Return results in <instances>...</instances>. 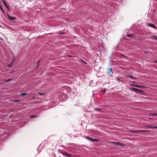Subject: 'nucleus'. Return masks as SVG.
<instances>
[{"instance_id":"28","label":"nucleus","mask_w":157,"mask_h":157,"mask_svg":"<svg viewBox=\"0 0 157 157\" xmlns=\"http://www.w3.org/2000/svg\"><path fill=\"white\" fill-rule=\"evenodd\" d=\"M39 94L40 95H43L44 94V93H39Z\"/></svg>"},{"instance_id":"1","label":"nucleus","mask_w":157,"mask_h":157,"mask_svg":"<svg viewBox=\"0 0 157 157\" xmlns=\"http://www.w3.org/2000/svg\"><path fill=\"white\" fill-rule=\"evenodd\" d=\"M63 154L65 156L67 157H71V155L66 152L64 151L63 153Z\"/></svg>"},{"instance_id":"10","label":"nucleus","mask_w":157,"mask_h":157,"mask_svg":"<svg viewBox=\"0 0 157 157\" xmlns=\"http://www.w3.org/2000/svg\"><path fill=\"white\" fill-rule=\"evenodd\" d=\"M15 59L14 57L12 59L11 62L10 64V65H11L12 66L13 64Z\"/></svg>"},{"instance_id":"12","label":"nucleus","mask_w":157,"mask_h":157,"mask_svg":"<svg viewBox=\"0 0 157 157\" xmlns=\"http://www.w3.org/2000/svg\"><path fill=\"white\" fill-rule=\"evenodd\" d=\"M15 59L14 57L12 59L11 62L10 64V65H11L12 66L13 64Z\"/></svg>"},{"instance_id":"26","label":"nucleus","mask_w":157,"mask_h":157,"mask_svg":"<svg viewBox=\"0 0 157 157\" xmlns=\"http://www.w3.org/2000/svg\"><path fill=\"white\" fill-rule=\"evenodd\" d=\"M148 127H149V128H152V129L153 128V126H148Z\"/></svg>"},{"instance_id":"29","label":"nucleus","mask_w":157,"mask_h":157,"mask_svg":"<svg viewBox=\"0 0 157 157\" xmlns=\"http://www.w3.org/2000/svg\"><path fill=\"white\" fill-rule=\"evenodd\" d=\"M8 66L9 67H11L12 66V65H10V64H8Z\"/></svg>"},{"instance_id":"8","label":"nucleus","mask_w":157,"mask_h":157,"mask_svg":"<svg viewBox=\"0 0 157 157\" xmlns=\"http://www.w3.org/2000/svg\"><path fill=\"white\" fill-rule=\"evenodd\" d=\"M133 89L135 91H136V92H141V90H139V89H137L136 88H133Z\"/></svg>"},{"instance_id":"11","label":"nucleus","mask_w":157,"mask_h":157,"mask_svg":"<svg viewBox=\"0 0 157 157\" xmlns=\"http://www.w3.org/2000/svg\"><path fill=\"white\" fill-rule=\"evenodd\" d=\"M15 59L14 57L12 59L11 62L10 64V65H11L12 66L13 64Z\"/></svg>"},{"instance_id":"20","label":"nucleus","mask_w":157,"mask_h":157,"mask_svg":"<svg viewBox=\"0 0 157 157\" xmlns=\"http://www.w3.org/2000/svg\"><path fill=\"white\" fill-rule=\"evenodd\" d=\"M40 62V60H38L37 61V66L36 67V68H38V66L39 65Z\"/></svg>"},{"instance_id":"27","label":"nucleus","mask_w":157,"mask_h":157,"mask_svg":"<svg viewBox=\"0 0 157 157\" xmlns=\"http://www.w3.org/2000/svg\"><path fill=\"white\" fill-rule=\"evenodd\" d=\"M117 81H121V80L118 77L117 78Z\"/></svg>"},{"instance_id":"15","label":"nucleus","mask_w":157,"mask_h":157,"mask_svg":"<svg viewBox=\"0 0 157 157\" xmlns=\"http://www.w3.org/2000/svg\"><path fill=\"white\" fill-rule=\"evenodd\" d=\"M27 94L26 93H22L21 94V95L22 96H24L26 95Z\"/></svg>"},{"instance_id":"21","label":"nucleus","mask_w":157,"mask_h":157,"mask_svg":"<svg viewBox=\"0 0 157 157\" xmlns=\"http://www.w3.org/2000/svg\"><path fill=\"white\" fill-rule=\"evenodd\" d=\"M94 110L97 111H101V109H100L98 108H95L94 109Z\"/></svg>"},{"instance_id":"33","label":"nucleus","mask_w":157,"mask_h":157,"mask_svg":"<svg viewBox=\"0 0 157 157\" xmlns=\"http://www.w3.org/2000/svg\"><path fill=\"white\" fill-rule=\"evenodd\" d=\"M14 72V71H13L11 73H12Z\"/></svg>"},{"instance_id":"24","label":"nucleus","mask_w":157,"mask_h":157,"mask_svg":"<svg viewBox=\"0 0 157 157\" xmlns=\"http://www.w3.org/2000/svg\"><path fill=\"white\" fill-rule=\"evenodd\" d=\"M118 142H112V143L113 144H115V145H117V144Z\"/></svg>"},{"instance_id":"25","label":"nucleus","mask_w":157,"mask_h":157,"mask_svg":"<svg viewBox=\"0 0 157 157\" xmlns=\"http://www.w3.org/2000/svg\"><path fill=\"white\" fill-rule=\"evenodd\" d=\"M36 116H31L30 117V118H34V117H36Z\"/></svg>"},{"instance_id":"16","label":"nucleus","mask_w":157,"mask_h":157,"mask_svg":"<svg viewBox=\"0 0 157 157\" xmlns=\"http://www.w3.org/2000/svg\"><path fill=\"white\" fill-rule=\"evenodd\" d=\"M2 2H3V3L5 6H6L7 5L6 2V1L4 0H2Z\"/></svg>"},{"instance_id":"32","label":"nucleus","mask_w":157,"mask_h":157,"mask_svg":"<svg viewBox=\"0 0 157 157\" xmlns=\"http://www.w3.org/2000/svg\"><path fill=\"white\" fill-rule=\"evenodd\" d=\"M106 90H105H105H104V91H103V92L104 93H105V92H106Z\"/></svg>"},{"instance_id":"19","label":"nucleus","mask_w":157,"mask_h":157,"mask_svg":"<svg viewBox=\"0 0 157 157\" xmlns=\"http://www.w3.org/2000/svg\"><path fill=\"white\" fill-rule=\"evenodd\" d=\"M151 116H157V113H153L151 114Z\"/></svg>"},{"instance_id":"5","label":"nucleus","mask_w":157,"mask_h":157,"mask_svg":"<svg viewBox=\"0 0 157 157\" xmlns=\"http://www.w3.org/2000/svg\"><path fill=\"white\" fill-rule=\"evenodd\" d=\"M84 137L85 139H88V140H90V141L91 142L92 140V138H91L89 136H85Z\"/></svg>"},{"instance_id":"34","label":"nucleus","mask_w":157,"mask_h":157,"mask_svg":"<svg viewBox=\"0 0 157 157\" xmlns=\"http://www.w3.org/2000/svg\"><path fill=\"white\" fill-rule=\"evenodd\" d=\"M156 62L157 63V61H156Z\"/></svg>"},{"instance_id":"13","label":"nucleus","mask_w":157,"mask_h":157,"mask_svg":"<svg viewBox=\"0 0 157 157\" xmlns=\"http://www.w3.org/2000/svg\"><path fill=\"white\" fill-rule=\"evenodd\" d=\"M126 77H130L131 78H132L133 79H136V78L135 77H133L132 76H131V75H127L126 76Z\"/></svg>"},{"instance_id":"31","label":"nucleus","mask_w":157,"mask_h":157,"mask_svg":"<svg viewBox=\"0 0 157 157\" xmlns=\"http://www.w3.org/2000/svg\"><path fill=\"white\" fill-rule=\"evenodd\" d=\"M153 128H157V126H153Z\"/></svg>"},{"instance_id":"7","label":"nucleus","mask_w":157,"mask_h":157,"mask_svg":"<svg viewBox=\"0 0 157 157\" xmlns=\"http://www.w3.org/2000/svg\"><path fill=\"white\" fill-rule=\"evenodd\" d=\"M117 144V145H119L121 146H124V144L122 143H120V142H118Z\"/></svg>"},{"instance_id":"30","label":"nucleus","mask_w":157,"mask_h":157,"mask_svg":"<svg viewBox=\"0 0 157 157\" xmlns=\"http://www.w3.org/2000/svg\"><path fill=\"white\" fill-rule=\"evenodd\" d=\"M14 101V102H18V101H19V100H15Z\"/></svg>"},{"instance_id":"18","label":"nucleus","mask_w":157,"mask_h":157,"mask_svg":"<svg viewBox=\"0 0 157 157\" xmlns=\"http://www.w3.org/2000/svg\"><path fill=\"white\" fill-rule=\"evenodd\" d=\"M109 71L108 72V73H110L111 72L112 73H113L112 69V68L109 69Z\"/></svg>"},{"instance_id":"22","label":"nucleus","mask_w":157,"mask_h":157,"mask_svg":"<svg viewBox=\"0 0 157 157\" xmlns=\"http://www.w3.org/2000/svg\"><path fill=\"white\" fill-rule=\"evenodd\" d=\"M6 7V8L8 9V10L9 11H10V9L9 8V6H8L7 5L6 6H5Z\"/></svg>"},{"instance_id":"17","label":"nucleus","mask_w":157,"mask_h":157,"mask_svg":"<svg viewBox=\"0 0 157 157\" xmlns=\"http://www.w3.org/2000/svg\"><path fill=\"white\" fill-rule=\"evenodd\" d=\"M152 39H156L157 40V36H151Z\"/></svg>"},{"instance_id":"9","label":"nucleus","mask_w":157,"mask_h":157,"mask_svg":"<svg viewBox=\"0 0 157 157\" xmlns=\"http://www.w3.org/2000/svg\"><path fill=\"white\" fill-rule=\"evenodd\" d=\"M99 141V140L98 139H94L92 138V140L91 142H95V141Z\"/></svg>"},{"instance_id":"2","label":"nucleus","mask_w":157,"mask_h":157,"mask_svg":"<svg viewBox=\"0 0 157 157\" xmlns=\"http://www.w3.org/2000/svg\"><path fill=\"white\" fill-rule=\"evenodd\" d=\"M147 25L155 29H156V28L155 27V25L151 23H149Z\"/></svg>"},{"instance_id":"6","label":"nucleus","mask_w":157,"mask_h":157,"mask_svg":"<svg viewBox=\"0 0 157 157\" xmlns=\"http://www.w3.org/2000/svg\"><path fill=\"white\" fill-rule=\"evenodd\" d=\"M133 86H134L135 87H138V88H144V86H143L138 85H133Z\"/></svg>"},{"instance_id":"3","label":"nucleus","mask_w":157,"mask_h":157,"mask_svg":"<svg viewBox=\"0 0 157 157\" xmlns=\"http://www.w3.org/2000/svg\"><path fill=\"white\" fill-rule=\"evenodd\" d=\"M149 131L147 130H140V131H135L133 130L132 131V132H148Z\"/></svg>"},{"instance_id":"4","label":"nucleus","mask_w":157,"mask_h":157,"mask_svg":"<svg viewBox=\"0 0 157 157\" xmlns=\"http://www.w3.org/2000/svg\"><path fill=\"white\" fill-rule=\"evenodd\" d=\"M7 16L8 18L11 20H13L16 19V18L15 17H12L9 14H7Z\"/></svg>"},{"instance_id":"23","label":"nucleus","mask_w":157,"mask_h":157,"mask_svg":"<svg viewBox=\"0 0 157 157\" xmlns=\"http://www.w3.org/2000/svg\"><path fill=\"white\" fill-rule=\"evenodd\" d=\"M11 81V79H8V80H6L5 82H9Z\"/></svg>"},{"instance_id":"14","label":"nucleus","mask_w":157,"mask_h":157,"mask_svg":"<svg viewBox=\"0 0 157 157\" xmlns=\"http://www.w3.org/2000/svg\"><path fill=\"white\" fill-rule=\"evenodd\" d=\"M134 36V35L133 34H127V37H131L132 36Z\"/></svg>"}]
</instances>
